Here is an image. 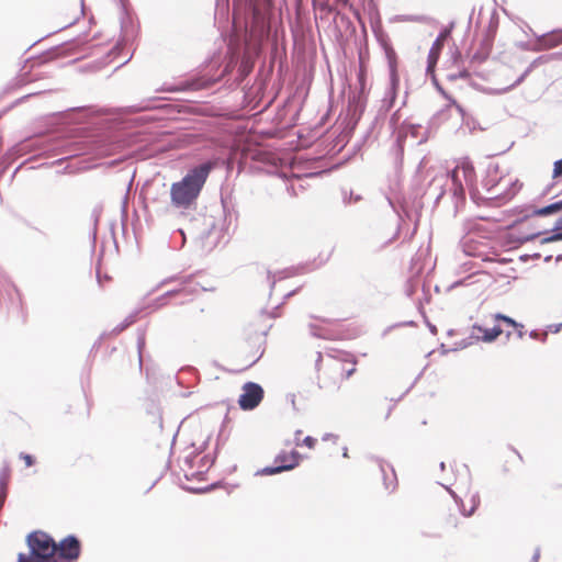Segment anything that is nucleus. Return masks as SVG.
Returning a JSON list of instances; mask_svg holds the SVG:
<instances>
[{
    "instance_id": "1",
    "label": "nucleus",
    "mask_w": 562,
    "mask_h": 562,
    "mask_svg": "<svg viewBox=\"0 0 562 562\" xmlns=\"http://www.w3.org/2000/svg\"><path fill=\"white\" fill-rule=\"evenodd\" d=\"M213 166L211 162L199 165L170 187V202L175 209L190 210L196 204L201 191L209 178Z\"/></svg>"
},
{
    "instance_id": "2",
    "label": "nucleus",
    "mask_w": 562,
    "mask_h": 562,
    "mask_svg": "<svg viewBox=\"0 0 562 562\" xmlns=\"http://www.w3.org/2000/svg\"><path fill=\"white\" fill-rule=\"evenodd\" d=\"M322 355L318 353L317 371L321 387L339 385L348 380L357 371V359L352 353L337 351L336 355H328V362L322 367Z\"/></svg>"
},
{
    "instance_id": "3",
    "label": "nucleus",
    "mask_w": 562,
    "mask_h": 562,
    "mask_svg": "<svg viewBox=\"0 0 562 562\" xmlns=\"http://www.w3.org/2000/svg\"><path fill=\"white\" fill-rule=\"evenodd\" d=\"M483 184L487 193L486 199L490 200H509L521 188L517 176L506 171L498 165L491 166L487 169Z\"/></svg>"
},
{
    "instance_id": "4",
    "label": "nucleus",
    "mask_w": 562,
    "mask_h": 562,
    "mask_svg": "<svg viewBox=\"0 0 562 562\" xmlns=\"http://www.w3.org/2000/svg\"><path fill=\"white\" fill-rule=\"evenodd\" d=\"M456 196H463L464 189H472L475 183V170L468 160L460 161L450 173Z\"/></svg>"
},
{
    "instance_id": "5",
    "label": "nucleus",
    "mask_w": 562,
    "mask_h": 562,
    "mask_svg": "<svg viewBox=\"0 0 562 562\" xmlns=\"http://www.w3.org/2000/svg\"><path fill=\"white\" fill-rule=\"evenodd\" d=\"M27 542L32 554L38 559L37 561L50 562V559L57 552V543L45 532L31 533Z\"/></svg>"
},
{
    "instance_id": "6",
    "label": "nucleus",
    "mask_w": 562,
    "mask_h": 562,
    "mask_svg": "<svg viewBox=\"0 0 562 562\" xmlns=\"http://www.w3.org/2000/svg\"><path fill=\"white\" fill-rule=\"evenodd\" d=\"M300 461L301 454L296 450H282L277 454L274 459L277 465L266 467L261 470V473L266 475H273L284 471H290L296 468L300 464Z\"/></svg>"
},
{
    "instance_id": "7",
    "label": "nucleus",
    "mask_w": 562,
    "mask_h": 562,
    "mask_svg": "<svg viewBox=\"0 0 562 562\" xmlns=\"http://www.w3.org/2000/svg\"><path fill=\"white\" fill-rule=\"evenodd\" d=\"M263 389L255 383L247 382L243 386V393L238 398L239 407L244 411H251L256 408L263 398Z\"/></svg>"
},
{
    "instance_id": "8",
    "label": "nucleus",
    "mask_w": 562,
    "mask_h": 562,
    "mask_svg": "<svg viewBox=\"0 0 562 562\" xmlns=\"http://www.w3.org/2000/svg\"><path fill=\"white\" fill-rule=\"evenodd\" d=\"M497 30H498V19L495 16H491L487 24L483 27L480 38H479L480 48L477 52V57L480 59H485L492 52Z\"/></svg>"
},
{
    "instance_id": "9",
    "label": "nucleus",
    "mask_w": 562,
    "mask_h": 562,
    "mask_svg": "<svg viewBox=\"0 0 562 562\" xmlns=\"http://www.w3.org/2000/svg\"><path fill=\"white\" fill-rule=\"evenodd\" d=\"M460 512L461 508L458 505L457 499L440 510V521L445 530L453 531L458 529L459 525L461 524L459 515Z\"/></svg>"
},
{
    "instance_id": "10",
    "label": "nucleus",
    "mask_w": 562,
    "mask_h": 562,
    "mask_svg": "<svg viewBox=\"0 0 562 562\" xmlns=\"http://www.w3.org/2000/svg\"><path fill=\"white\" fill-rule=\"evenodd\" d=\"M81 546L74 536H68L57 544L59 557L66 560H77L80 555Z\"/></svg>"
},
{
    "instance_id": "11",
    "label": "nucleus",
    "mask_w": 562,
    "mask_h": 562,
    "mask_svg": "<svg viewBox=\"0 0 562 562\" xmlns=\"http://www.w3.org/2000/svg\"><path fill=\"white\" fill-rule=\"evenodd\" d=\"M372 464L381 471L385 490L393 492L397 487V477L394 469L380 459L372 460Z\"/></svg>"
},
{
    "instance_id": "12",
    "label": "nucleus",
    "mask_w": 562,
    "mask_h": 562,
    "mask_svg": "<svg viewBox=\"0 0 562 562\" xmlns=\"http://www.w3.org/2000/svg\"><path fill=\"white\" fill-rule=\"evenodd\" d=\"M457 501L463 516L473 515L480 505L479 494L475 491L470 490L464 494L463 497H460Z\"/></svg>"
},
{
    "instance_id": "13",
    "label": "nucleus",
    "mask_w": 562,
    "mask_h": 562,
    "mask_svg": "<svg viewBox=\"0 0 562 562\" xmlns=\"http://www.w3.org/2000/svg\"><path fill=\"white\" fill-rule=\"evenodd\" d=\"M473 331L477 333V335H476L477 339H482L485 342L494 341L503 333V330H502V328L499 326H494L492 328H484V327L479 326V325H474L473 326Z\"/></svg>"
},
{
    "instance_id": "14",
    "label": "nucleus",
    "mask_w": 562,
    "mask_h": 562,
    "mask_svg": "<svg viewBox=\"0 0 562 562\" xmlns=\"http://www.w3.org/2000/svg\"><path fill=\"white\" fill-rule=\"evenodd\" d=\"M446 37H447V33L443 32L434 42V44H432V46H431V48L429 50V54H428L429 67L434 66L437 63V60L439 58V55H440V52H441V49L443 47Z\"/></svg>"
},
{
    "instance_id": "15",
    "label": "nucleus",
    "mask_w": 562,
    "mask_h": 562,
    "mask_svg": "<svg viewBox=\"0 0 562 562\" xmlns=\"http://www.w3.org/2000/svg\"><path fill=\"white\" fill-rule=\"evenodd\" d=\"M562 211V200L533 211V215L546 216ZM557 229L562 228V216L557 221Z\"/></svg>"
},
{
    "instance_id": "16",
    "label": "nucleus",
    "mask_w": 562,
    "mask_h": 562,
    "mask_svg": "<svg viewBox=\"0 0 562 562\" xmlns=\"http://www.w3.org/2000/svg\"><path fill=\"white\" fill-rule=\"evenodd\" d=\"M543 46L553 48L562 44V30L553 31L542 37Z\"/></svg>"
},
{
    "instance_id": "17",
    "label": "nucleus",
    "mask_w": 562,
    "mask_h": 562,
    "mask_svg": "<svg viewBox=\"0 0 562 562\" xmlns=\"http://www.w3.org/2000/svg\"><path fill=\"white\" fill-rule=\"evenodd\" d=\"M494 319L495 321H502L505 324H507L508 326H512L514 328H519V335L521 336V329H522L524 326L518 324V323H516L513 318L498 313V314L494 315Z\"/></svg>"
},
{
    "instance_id": "18",
    "label": "nucleus",
    "mask_w": 562,
    "mask_h": 562,
    "mask_svg": "<svg viewBox=\"0 0 562 562\" xmlns=\"http://www.w3.org/2000/svg\"><path fill=\"white\" fill-rule=\"evenodd\" d=\"M494 319L495 321H502L505 324H507L508 326H512L514 328H519V335L521 336V329H522L524 326L518 324V323H516L513 318L498 313V314L494 315Z\"/></svg>"
},
{
    "instance_id": "19",
    "label": "nucleus",
    "mask_w": 562,
    "mask_h": 562,
    "mask_svg": "<svg viewBox=\"0 0 562 562\" xmlns=\"http://www.w3.org/2000/svg\"><path fill=\"white\" fill-rule=\"evenodd\" d=\"M552 178L553 179L562 178V158L554 161L553 170H552Z\"/></svg>"
},
{
    "instance_id": "20",
    "label": "nucleus",
    "mask_w": 562,
    "mask_h": 562,
    "mask_svg": "<svg viewBox=\"0 0 562 562\" xmlns=\"http://www.w3.org/2000/svg\"><path fill=\"white\" fill-rule=\"evenodd\" d=\"M20 458L24 461L25 467H27V468H30V467L34 465V463H35V459H34V457H33V456H31V454H27V453H23V452H22V453L20 454Z\"/></svg>"
},
{
    "instance_id": "21",
    "label": "nucleus",
    "mask_w": 562,
    "mask_h": 562,
    "mask_svg": "<svg viewBox=\"0 0 562 562\" xmlns=\"http://www.w3.org/2000/svg\"><path fill=\"white\" fill-rule=\"evenodd\" d=\"M303 445L308 447L310 449H313L316 445V439L307 436L303 439Z\"/></svg>"
},
{
    "instance_id": "22",
    "label": "nucleus",
    "mask_w": 562,
    "mask_h": 562,
    "mask_svg": "<svg viewBox=\"0 0 562 562\" xmlns=\"http://www.w3.org/2000/svg\"><path fill=\"white\" fill-rule=\"evenodd\" d=\"M555 240H562V232L557 233V234L543 239V241H555Z\"/></svg>"
},
{
    "instance_id": "23",
    "label": "nucleus",
    "mask_w": 562,
    "mask_h": 562,
    "mask_svg": "<svg viewBox=\"0 0 562 562\" xmlns=\"http://www.w3.org/2000/svg\"><path fill=\"white\" fill-rule=\"evenodd\" d=\"M182 291H183V289H175V290L168 291L166 294L170 295V296H176V295L180 294Z\"/></svg>"
},
{
    "instance_id": "24",
    "label": "nucleus",
    "mask_w": 562,
    "mask_h": 562,
    "mask_svg": "<svg viewBox=\"0 0 562 562\" xmlns=\"http://www.w3.org/2000/svg\"><path fill=\"white\" fill-rule=\"evenodd\" d=\"M518 459L519 461H522V457L517 452L513 451L512 456H509V459Z\"/></svg>"
},
{
    "instance_id": "25",
    "label": "nucleus",
    "mask_w": 562,
    "mask_h": 562,
    "mask_svg": "<svg viewBox=\"0 0 562 562\" xmlns=\"http://www.w3.org/2000/svg\"><path fill=\"white\" fill-rule=\"evenodd\" d=\"M539 557H540L539 550H536L532 555L531 562H538Z\"/></svg>"
},
{
    "instance_id": "26",
    "label": "nucleus",
    "mask_w": 562,
    "mask_h": 562,
    "mask_svg": "<svg viewBox=\"0 0 562 562\" xmlns=\"http://www.w3.org/2000/svg\"><path fill=\"white\" fill-rule=\"evenodd\" d=\"M19 562H29V561H27V560H25L24 554H20V557H19ZM36 562H45V561H36Z\"/></svg>"
},
{
    "instance_id": "27",
    "label": "nucleus",
    "mask_w": 562,
    "mask_h": 562,
    "mask_svg": "<svg viewBox=\"0 0 562 562\" xmlns=\"http://www.w3.org/2000/svg\"><path fill=\"white\" fill-rule=\"evenodd\" d=\"M198 474H199L198 472H190V473H186V476L188 479H190V477H195Z\"/></svg>"
},
{
    "instance_id": "28",
    "label": "nucleus",
    "mask_w": 562,
    "mask_h": 562,
    "mask_svg": "<svg viewBox=\"0 0 562 562\" xmlns=\"http://www.w3.org/2000/svg\"><path fill=\"white\" fill-rule=\"evenodd\" d=\"M338 3L346 5L349 0H336Z\"/></svg>"
},
{
    "instance_id": "29",
    "label": "nucleus",
    "mask_w": 562,
    "mask_h": 562,
    "mask_svg": "<svg viewBox=\"0 0 562 562\" xmlns=\"http://www.w3.org/2000/svg\"><path fill=\"white\" fill-rule=\"evenodd\" d=\"M195 459H198V461H202L204 457H195Z\"/></svg>"
}]
</instances>
